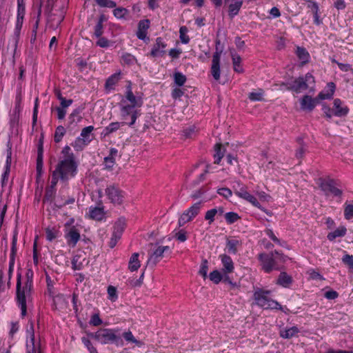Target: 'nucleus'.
I'll use <instances>...</instances> for the list:
<instances>
[{"instance_id": "nucleus-29", "label": "nucleus", "mask_w": 353, "mask_h": 353, "mask_svg": "<svg viewBox=\"0 0 353 353\" xmlns=\"http://www.w3.org/2000/svg\"><path fill=\"white\" fill-rule=\"evenodd\" d=\"M123 124V122H112L105 128V129L103 131V134H104V136H108L110 134L113 133L118 130Z\"/></svg>"}, {"instance_id": "nucleus-46", "label": "nucleus", "mask_w": 353, "mask_h": 353, "mask_svg": "<svg viewBox=\"0 0 353 353\" xmlns=\"http://www.w3.org/2000/svg\"><path fill=\"white\" fill-rule=\"evenodd\" d=\"M128 13V10L124 8H117L113 11L114 16L117 19L124 18Z\"/></svg>"}, {"instance_id": "nucleus-44", "label": "nucleus", "mask_w": 353, "mask_h": 353, "mask_svg": "<svg viewBox=\"0 0 353 353\" xmlns=\"http://www.w3.org/2000/svg\"><path fill=\"white\" fill-rule=\"evenodd\" d=\"M123 336L125 339V340L128 343H135L138 346L141 345V343L134 338V336H133L132 333L130 331L124 332L123 334Z\"/></svg>"}, {"instance_id": "nucleus-18", "label": "nucleus", "mask_w": 353, "mask_h": 353, "mask_svg": "<svg viewBox=\"0 0 353 353\" xmlns=\"http://www.w3.org/2000/svg\"><path fill=\"white\" fill-rule=\"evenodd\" d=\"M165 47L166 44L163 41L162 39L157 38L151 50L150 54L154 57H161L164 54Z\"/></svg>"}, {"instance_id": "nucleus-37", "label": "nucleus", "mask_w": 353, "mask_h": 353, "mask_svg": "<svg viewBox=\"0 0 353 353\" xmlns=\"http://www.w3.org/2000/svg\"><path fill=\"white\" fill-rule=\"evenodd\" d=\"M214 163L219 164L223 157V152L221 149V144L216 143L214 146Z\"/></svg>"}, {"instance_id": "nucleus-48", "label": "nucleus", "mask_w": 353, "mask_h": 353, "mask_svg": "<svg viewBox=\"0 0 353 353\" xmlns=\"http://www.w3.org/2000/svg\"><path fill=\"white\" fill-rule=\"evenodd\" d=\"M307 7L312 10L315 17H318L319 6L316 2L312 0H307Z\"/></svg>"}, {"instance_id": "nucleus-63", "label": "nucleus", "mask_w": 353, "mask_h": 353, "mask_svg": "<svg viewBox=\"0 0 353 353\" xmlns=\"http://www.w3.org/2000/svg\"><path fill=\"white\" fill-rule=\"evenodd\" d=\"M175 238L181 242H184L186 241V233L183 230H180L175 234Z\"/></svg>"}, {"instance_id": "nucleus-61", "label": "nucleus", "mask_w": 353, "mask_h": 353, "mask_svg": "<svg viewBox=\"0 0 353 353\" xmlns=\"http://www.w3.org/2000/svg\"><path fill=\"white\" fill-rule=\"evenodd\" d=\"M11 152H10L7 156L6 159V170L3 175V180L6 177H7L8 172H10V159H11Z\"/></svg>"}, {"instance_id": "nucleus-2", "label": "nucleus", "mask_w": 353, "mask_h": 353, "mask_svg": "<svg viewBox=\"0 0 353 353\" xmlns=\"http://www.w3.org/2000/svg\"><path fill=\"white\" fill-rule=\"evenodd\" d=\"M77 171V163L74 158L72 156L61 158L52 174V185H56L59 179L63 181H68L76 175Z\"/></svg>"}, {"instance_id": "nucleus-3", "label": "nucleus", "mask_w": 353, "mask_h": 353, "mask_svg": "<svg viewBox=\"0 0 353 353\" xmlns=\"http://www.w3.org/2000/svg\"><path fill=\"white\" fill-rule=\"evenodd\" d=\"M142 104V98L140 96L134 95L131 86L129 85L126 88L124 97L121 101V115L125 120L127 119L128 116L131 117L130 126L135 123L137 118V112L134 110V108L141 107Z\"/></svg>"}, {"instance_id": "nucleus-42", "label": "nucleus", "mask_w": 353, "mask_h": 353, "mask_svg": "<svg viewBox=\"0 0 353 353\" xmlns=\"http://www.w3.org/2000/svg\"><path fill=\"white\" fill-rule=\"evenodd\" d=\"M225 219L228 223L232 224L240 219L237 213L230 212L225 214Z\"/></svg>"}, {"instance_id": "nucleus-7", "label": "nucleus", "mask_w": 353, "mask_h": 353, "mask_svg": "<svg viewBox=\"0 0 353 353\" xmlns=\"http://www.w3.org/2000/svg\"><path fill=\"white\" fill-rule=\"evenodd\" d=\"M234 193L239 198L244 199L245 201L251 203L253 206L261 209L264 212H265L268 215L272 216V213L265 208H262L260 203L259 202L256 197L252 194L248 190V188L245 185H239V188L234 189Z\"/></svg>"}, {"instance_id": "nucleus-55", "label": "nucleus", "mask_w": 353, "mask_h": 353, "mask_svg": "<svg viewBox=\"0 0 353 353\" xmlns=\"http://www.w3.org/2000/svg\"><path fill=\"white\" fill-rule=\"evenodd\" d=\"M108 297L112 301H114L117 299V290L113 286H109L108 288Z\"/></svg>"}, {"instance_id": "nucleus-47", "label": "nucleus", "mask_w": 353, "mask_h": 353, "mask_svg": "<svg viewBox=\"0 0 353 353\" xmlns=\"http://www.w3.org/2000/svg\"><path fill=\"white\" fill-rule=\"evenodd\" d=\"M180 39L183 43H188L190 41L189 37L187 34L188 28L185 26H182L180 28Z\"/></svg>"}, {"instance_id": "nucleus-57", "label": "nucleus", "mask_w": 353, "mask_h": 353, "mask_svg": "<svg viewBox=\"0 0 353 353\" xmlns=\"http://www.w3.org/2000/svg\"><path fill=\"white\" fill-rule=\"evenodd\" d=\"M342 261L345 264L348 265L350 268L353 269V256L352 255L345 254L343 257Z\"/></svg>"}, {"instance_id": "nucleus-59", "label": "nucleus", "mask_w": 353, "mask_h": 353, "mask_svg": "<svg viewBox=\"0 0 353 353\" xmlns=\"http://www.w3.org/2000/svg\"><path fill=\"white\" fill-rule=\"evenodd\" d=\"M97 45L101 48H108L110 46V41L104 37H99Z\"/></svg>"}, {"instance_id": "nucleus-33", "label": "nucleus", "mask_w": 353, "mask_h": 353, "mask_svg": "<svg viewBox=\"0 0 353 353\" xmlns=\"http://www.w3.org/2000/svg\"><path fill=\"white\" fill-rule=\"evenodd\" d=\"M239 245L240 241L237 239H229L227 241L226 248L230 254H236Z\"/></svg>"}, {"instance_id": "nucleus-52", "label": "nucleus", "mask_w": 353, "mask_h": 353, "mask_svg": "<svg viewBox=\"0 0 353 353\" xmlns=\"http://www.w3.org/2000/svg\"><path fill=\"white\" fill-rule=\"evenodd\" d=\"M217 192L219 194H220L221 196H223L227 199H228L232 195V192L231 191V190L227 188H220L218 190Z\"/></svg>"}, {"instance_id": "nucleus-27", "label": "nucleus", "mask_w": 353, "mask_h": 353, "mask_svg": "<svg viewBox=\"0 0 353 353\" xmlns=\"http://www.w3.org/2000/svg\"><path fill=\"white\" fill-rule=\"evenodd\" d=\"M296 53L302 65L309 61L310 57L305 48L298 47Z\"/></svg>"}, {"instance_id": "nucleus-1", "label": "nucleus", "mask_w": 353, "mask_h": 353, "mask_svg": "<svg viewBox=\"0 0 353 353\" xmlns=\"http://www.w3.org/2000/svg\"><path fill=\"white\" fill-rule=\"evenodd\" d=\"M32 272L29 271L27 273L26 278L21 279L20 276H18L17 278V303L21 309V315L23 316H26L27 307L32 302Z\"/></svg>"}, {"instance_id": "nucleus-43", "label": "nucleus", "mask_w": 353, "mask_h": 353, "mask_svg": "<svg viewBox=\"0 0 353 353\" xmlns=\"http://www.w3.org/2000/svg\"><path fill=\"white\" fill-rule=\"evenodd\" d=\"M174 83L178 86L183 85L186 81V77L181 72H176L174 75Z\"/></svg>"}, {"instance_id": "nucleus-41", "label": "nucleus", "mask_w": 353, "mask_h": 353, "mask_svg": "<svg viewBox=\"0 0 353 353\" xmlns=\"http://www.w3.org/2000/svg\"><path fill=\"white\" fill-rule=\"evenodd\" d=\"M65 133V128L59 125L56 128L55 133H54V141L56 143H59L62 139L63 137L64 136Z\"/></svg>"}, {"instance_id": "nucleus-32", "label": "nucleus", "mask_w": 353, "mask_h": 353, "mask_svg": "<svg viewBox=\"0 0 353 353\" xmlns=\"http://www.w3.org/2000/svg\"><path fill=\"white\" fill-rule=\"evenodd\" d=\"M209 278L211 281H212L215 284H218L220 283V281L223 279L225 280V276H224V274H223L219 272V270H213L209 274Z\"/></svg>"}, {"instance_id": "nucleus-36", "label": "nucleus", "mask_w": 353, "mask_h": 353, "mask_svg": "<svg viewBox=\"0 0 353 353\" xmlns=\"http://www.w3.org/2000/svg\"><path fill=\"white\" fill-rule=\"evenodd\" d=\"M136 63L135 57L129 53H124L121 56V63L124 65H131Z\"/></svg>"}, {"instance_id": "nucleus-15", "label": "nucleus", "mask_w": 353, "mask_h": 353, "mask_svg": "<svg viewBox=\"0 0 353 353\" xmlns=\"http://www.w3.org/2000/svg\"><path fill=\"white\" fill-rule=\"evenodd\" d=\"M274 258L275 257L273 254L272 256L265 254H261L259 255V259L261 262L262 268L265 272H270L274 269L275 265Z\"/></svg>"}, {"instance_id": "nucleus-26", "label": "nucleus", "mask_w": 353, "mask_h": 353, "mask_svg": "<svg viewBox=\"0 0 353 353\" xmlns=\"http://www.w3.org/2000/svg\"><path fill=\"white\" fill-rule=\"evenodd\" d=\"M141 266V263L139 260V254L134 253L129 261L128 268L130 271H137Z\"/></svg>"}, {"instance_id": "nucleus-28", "label": "nucleus", "mask_w": 353, "mask_h": 353, "mask_svg": "<svg viewBox=\"0 0 353 353\" xmlns=\"http://www.w3.org/2000/svg\"><path fill=\"white\" fill-rule=\"evenodd\" d=\"M346 234V228L344 226H340L334 231L327 234V239L330 241H334L337 237L344 236Z\"/></svg>"}, {"instance_id": "nucleus-23", "label": "nucleus", "mask_w": 353, "mask_h": 353, "mask_svg": "<svg viewBox=\"0 0 353 353\" xmlns=\"http://www.w3.org/2000/svg\"><path fill=\"white\" fill-rule=\"evenodd\" d=\"M327 90L325 92H321L318 95L319 99H327L332 97L334 90H335V85L333 83H329L327 85Z\"/></svg>"}, {"instance_id": "nucleus-58", "label": "nucleus", "mask_w": 353, "mask_h": 353, "mask_svg": "<svg viewBox=\"0 0 353 353\" xmlns=\"http://www.w3.org/2000/svg\"><path fill=\"white\" fill-rule=\"evenodd\" d=\"M104 163L106 168L110 169L115 163V159L113 157H107L104 159Z\"/></svg>"}, {"instance_id": "nucleus-31", "label": "nucleus", "mask_w": 353, "mask_h": 353, "mask_svg": "<svg viewBox=\"0 0 353 353\" xmlns=\"http://www.w3.org/2000/svg\"><path fill=\"white\" fill-rule=\"evenodd\" d=\"M120 72L115 73L111 75L106 81L105 88L108 90H111L118 83L120 79Z\"/></svg>"}, {"instance_id": "nucleus-19", "label": "nucleus", "mask_w": 353, "mask_h": 353, "mask_svg": "<svg viewBox=\"0 0 353 353\" xmlns=\"http://www.w3.org/2000/svg\"><path fill=\"white\" fill-rule=\"evenodd\" d=\"M333 110L335 116L343 117L347 114L349 109L339 99H335Z\"/></svg>"}, {"instance_id": "nucleus-34", "label": "nucleus", "mask_w": 353, "mask_h": 353, "mask_svg": "<svg viewBox=\"0 0 353 353\" xmlns=\"http://www.w3.org/2000/svg\"><path fill=\"white\" fill-rule=\"evenodd\" d=\"M232 58L234 71L239 73L243 72V70L242 66L241 65V58L240 57V56L236 54H232Z\"/></svg>"}, {"instance_id": "nucleus-20", "label": "nucleus", "mask_w": 353, "mask_h": 353, "mask_svg": "<svg viewBox=\"0 0 353 353\" xmlns=\"http://www.w3.org/2000/svg\"><path fill=\"white\" fill-rule=\"evenodd\" d=\"M226 1H228L229 3V10H228V12H229V15L230 17H234V16H236L242 5H243V0H225Z\"/></svg>"}, {"instance_id": "nucleus-40", "label": "nucleus", "mask_w": 353, "mask_h": 353, "mask_svg": "<svg viewBox=\"0 0 353 353\" xmlns=\"http://www.w3.org/2000/svg\"><path fill=\"white\" fill-rule=\"evenodd\" d=\"M87 145L88 143L84 142L79 137L72 143V146L77 151L82 150Z\"/></svg>"}, {"instance_id": "nucleus-53", "label": "nucleus", "mask_w": 353, "mask_h": 353, "mask_svg": "<svg viewBox=\"0 0 353 353\" xmlns=\"http://www.w3.org/2000/svg\"><path fill=\"white\" fill-rule=\"evenodd\" d=\"M256 195L263 202H269L271 199V196L263 191H256Z\"/></svg>"}, {"instance_id": "nucleus-39", "label": "nucleus", "mask_w": 353, "mask_h": 353, "mask_svg": "<svg viewBox=\"0 0 353 353\" xmlns=\"http://www.w3.org/2000/svg\"><path fill=\"white\" fill-rule=\"evenodd\" d=\"M248 97L253 101H262L263 99V91L259 89L256 91L252 92L249 94Z\"/></svg>"}, {"instance_id": "nucleus-54", "label": "nucleus", "mask_w": 353, "mask_h": 353, "mask_svg": "<svg viewBox=\"0 0 353 353\" xmlns=\"http://www.w3.org/2000/svg\"><path fill=\"white\" fill-rule=\"evenodd\" d=\"M216 215V212L212 208L206 212L205 215V219L208 221L210 224H211L212 222H214V217Z\"/></svg>"}, {"instance_id": "nucleus-50", "label": "nucleus", "mask_w": 353, "mask_h": 353, "mask_svg": "<svg viewBox=\"0 0 353 353\" xmlns=\"http://www.w3.org/2000/svg\"><path fill=\"white\" fill-rule=\"evenodd\" d=\"M103 17H101L99 20L97 24L95 26L94 29V35L97 37H99L103 34Z\"/></svg>"}, {"instance_id": "nucleus-13", "label": "nucleus", "mask_w": 353, "mask_h": 353, "mask_svg": "<svg viewBox=\"0 0 353 353\" xmlns=\"http://www.w3.org/2000/svg\"><path fill=\"white\" fill-rule=\"evenodd\" d=\"M319 185L327 195L339 196L341 191L334 185L332 180L319 179Z\"/></svg>"}, {"instance_id": "nucleus-11", "label": "nucleus", "mask_w": 353, "mask_h": 353, "mask_svg": "<svg viewBox=\"0 0 353 353\" xmlns=\"http://www.w3.org/2000/svg\"><path fill=\"white\" fill-rule=\"evenodd\" d=\"M168 252H170V248L169 246H158L149 253L147 265L154 266L163 258L164 253Z\"/></svg>"}, {"instance_id": "nucleus-25", "label": "nucleus", "mask_w": 353, "mask_h": 353, "mask_svg": "<svg viewBox=\"0 0 353 353\" xmlns=\"http://www.w3.org/2000/svg\"><path fill=\"white\" fill-rule=\"evenodd\" d=\"M89 216L92 219L101 220L104 216L103 210L98 207L90 208L89 210Z\"/></svg>"}, {"instance_id": "nucleus-56", "label": "nucleus", "mask_w": 353, "mask_h": 353, "mask_svg": "<svg viewBox=\"0 0 353 353\" xmlns=\"http://www.w3.org/2000/svg\"><path fill=\"white\" fill-rule=\"evenodd\" d=\"M102 321L100 319L99 315L98 314H94L92 316L90 321V324L94 326H98L100 325Z\"/></svg>"}, {"instance_id": "nucleus-49", "label": "nucleus", "mask_w": 353, "mask_h": 353, "mask_svg": "<svg viewBox=\"0 0 353 353\" xmlns=\"http://www.w3.org/2000/svg\"><path fill=\"white\" fill-rule=\"evenodd\" d=\"M344 216L346 219H350L353 217V204L345 205Z\"/></svg>"}, {"instance_id": "nucleus-45", "label": "nucleus", "mask_w": 353, "mask_h": 353, "mask_svg": "<svg viewBox=\"0 0 353 353\" xmlns=\"http://www.w3.org/2000/svg\"><path fill=\"white\" fill-rule=\"evenodd\" d=\"M97 3L101 6L104 8H114L117 4L114 1L112 0H95Z\"/></svg>"}, {"instance_id": "nucleus-60", "label": "nucleus", "mask_w": 353, "mask_h": 353, "mask_svg": "<svg viewBox=\"0 0 353 353\" xmlns=\"http://www.w3.org/2000/svg\"><path fill=\"white\" fill-rule=\"evenodd\" d=\"M25 12V7L23 0H18V19L21 17L23 19Z\"/></svg>"}, {"instance_id": "nucleus-10", "label": "nucleus", "mask_w": 353, "mask_h": 353, "mask_svg": "<svg viewBox=\"0 0 353 353\" xmlns=\"http://www.w3.org/2000/svg\"><path fill=\"white\" fill-rule=\"evenodd\" d=\"M105 194L109 201L114 205H121L125 198L124 192L114 185L108 186L105 189Z\"/></svg>"}, {"instance_id": "nucleus-16", "label": "nucleus", "mask_w": 353, "mask_h": 353, "mask_svg": "<svg viewBox=\"0 0 353 353\" xmlns=\"http://www.w3.org/2000/svg\"><path fill=\"white\" fill-rule=\"evenodd\" d=\"M220 59L221 52H215L212 57L211 73L214 79L216 81L220 79Z\"/></svg>"}, {"instance_id": "nucleus-9", "label": "nucleus", "mask_w": 353, "mask_h": 353, "mask_svg": "<svg viewBox=\"0 0 353 353\" xmlns=\"http://www.w3.org/2000/svg\"><path fill=\"white\" fill-rule=\"evenodd\" d=\"M314 82V77L310 73H307L304 77H299L289 83V85L290 89L296 92H300L309 88L311 85H313Z\"/></svg>"}, {"instance_id": "nucleus-17", "label": "nucleus", "mask_w": 353, "mask_h": 353, "mask_svg": "<svg viewBox=\"0 0 353 353\" xmlns=\"http://www.w3.org/2000/svg\"><path fill=\"white\" fill-rule=\"evenodd\" d=\"M318 103V99H312L305 95L301 100V108L303 110L312 111Z\"/></svg>"}, {"instance_id": "nucleus-4", "label": "nucleus", "mask_w": 353, "mask_h": 353, "mask_svg": "<svg viewBox=\"0 0 353 353\" xmlns=\"http://www.w3.org/2000/svg\"><path fill=\"white\" fill-rule=\"evenodd\" d=\"M64 238L67 245L70 248H74L81 239V227L75 222L74 218H70L64 223Z\"/></svg>"}, {"instance_id": "nucleus-62", "label": "nucleus", "mask_w": 353, "mask_h": 353, "mask_svg": "<svg viewBox=\"0 0 353 353\" xmlns=\"http://www.w3.org/2000/svg\"><path fill=\"white\" fill-rule=\"evenodd\" d=\"M61 154H63L62 158H68L72 156V158H74L73 153L70 152V148L68 145L65 146L62 151Z\"/></svg>"}, {"instance_id": "nucleus-24", "label": "nucleus", "mask_w": 353, "mask_h": 353, "mask_svg": "<svg viewBox=\"0 0 353 353\" xmlns=\"http://www.w3.org/2000/svg\"><path fill=\"white\" fill-rule=\"evenodd\" d=\"M94 130V127L90 125L82 129L80 138L83 140L84 142L88 144L92 141V132Z\"/></svg>"}, {"instance_id": "nucleus-22", "label": "nucleus", "mask_w": 353, "mask_h": 353, "mask_svg": "<svg viewBox=\"0 0 353 353\" xmlns=\"http://www.w3.org/2000/svg\"><path fill=\"white\" fill-rule=\"evenodd\" d=\"M299 330L296 326L285 327L280 331V336L283 339H291L298 335Z\"/></svg>"}, {"instance_id": "nucleus-35", "label": "nucleus", "mask_w": 353, "mask_h": 353, "mask_svg": "<svg viewBox=\"0 0 353 353\" xmlns=\"http://www.w3.org/2000/svg\"><path fill=\"white\" fill-rule=\"evenodd\" d=\"M59 233V230L55 228H47L46 229V239L49 241H52L58 236Z\"/></svg>"}, {"instance_id": "nucleus-5", "label": "nucleus", "mask_w": 353, "mask_h": 353, "mask_svg": "<svg viewBox=\"0 0 353 353\" xmlns=\"http://www.w3.org/2000/svg\"><path fill=\"white\" fill-rule=\"evenodd\" d=\"M270 294V291L257 289L254 293V299L256 304L265 310H281V306L280 304L277 301L268 297Z\"/></svg>"}, {"instance_id": "nucleus-51", "label": "nucleus", "mask_w": 353, "mask_h": 353, "mask_svg": "<svg viewBox=\"0 0 353 353\" xmlns=\"http://www.w3.org/2000/svg\"><path fill=\"white\" fill-rule=\"evenodd\" d=\"M208 261L207 260H203L201 263V268L199 270V274L205 279L208 276Z\"/></svg>"}, {"instance_id": "nucleus-12", "label": "nucleus", "mask_w": 353, "mask_h": 353, "mask_svg": "<svg viewBox=\"0 0 353 353\" xmlns=\"http://www.w3.org/2000/svg\"><path fill=\"white\" fill-rule=\"evenodd\" d=\"M201 203H196L190 208L185 210L179 219V224L183 225L185 223L192 221L200 212Z\"/></svg>"}, {"instance_id": "nucleus-8", "label": "nucleus", "mask_w": 353, "mask_h": 353, "mask_svg": "<svg viewBox=\"0 0 353 353\" xmlns=\"http://www.w3.org/2000/svg\"><path fill=\"white\" fill-rule=\"evenodd\" d=\"M90 336L101 344L114 343L118 339L117 330L108 328L100 329L95 333L91 334Z\"/></svg>"}, {"instance_id": "nucleus-21", "label": "nucleus", "mask_w": 353, "mask_h": 353, "mask_svg": "<svg viewBox=\"0 0 353 353\" xmlns=\"http://www.w3.org/2000/svg\"><path fill=\"white\" fill-rule=\"evenodd\" d=\"M150 27L149 20L139 21L137 36L139 39L144 40L147 37V30Z\"/></svg>"}, {"instance_id": "nucleus-14", "label": "nucleus", "mask_w": 353, "mask_h": 353, "mask_svg": "<svg viewBox=\"0 0 353 353\" xmlns=\"http://www.w3.org/2000/svg\"><path fill=\"white\" fill-rule=\"evenodd\" d=\"M219 259H221L223 265L222 272L225 276V280H228V274L234 272V263L231 257L226 254H221L219 256Z\"/></svg>"}, {"instance_id": "nucleus-30", "label": "nucleus", "mask_w": 353, "mask_h": 353, "mask_svg": "<svg viewBox=\"0 0 353 353\" xmlns=\"http://www.w3.org/2000/svg\"><path fill=\"white\" fill-rule=\"evenodd\" d=\"M292 283V278L289 275H288L285 272H282L280 274L277 283L284 288L288 287Z\"/></svg>"}, {"instance_id": "nucleus-6", "label": "nucleus", "mask_w": 353, "mask_h": 353, "mask_svg": "<svg viewBox=\"0 0 353 353\" xmlns=\"http://www.w3.org/2000/svg\"><path fill=\"white\" fill-rule=\"evenodd\" d=\"M26 334L27 353H42L40 339L35 337L32 322H30Z\"/></svg>"}, {"instance_id": "nucleus-38", "label": "nucleus", "mask_w": 353, "mask_h": 353, "mask_svg": "<svg viewBox=\"0 0 353 353\" xmlns=\"http://www.w3.org/2000/svg\"><path fill=\"white\" fill-rule=\"evenodd\" d=\"M125 227V221L124 219H119L114 224V232L119 234H122Z\"/></svg>"}, {"instance_id": "nucleus-64", "label": "nucleus", "mask_w": 353, "mask_h": 353, "mask_svg": "<svg viewBox=\"0 0 353 353\" xmlns=\"http://www.w3.org/2000/svg\"><path fill=\"white\" fill-rule=\"evenodd\" d=\"M59 99L61 100V108H63L64 109H66L72 103V100L71 99L66 100L63 97H59Z\"/></svg>"}]
</instances>
